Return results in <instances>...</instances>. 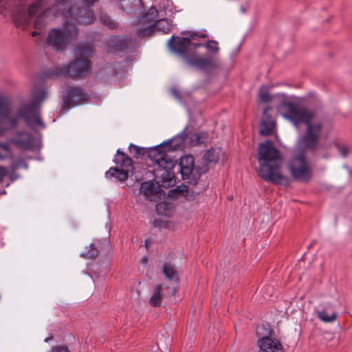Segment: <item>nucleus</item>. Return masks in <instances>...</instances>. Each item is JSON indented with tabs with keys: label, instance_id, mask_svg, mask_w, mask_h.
I'll use <instances>...</instances> for the list:
<instances>
[{
	"label": "nucleus",
	"instance_id": "nucleus-50",
	"mask_svg": "<svg viewBox=\"0 0 352 352\" xmlns=\"http://www.w3.org/2000/svg\"><path fill=\"white\" fill-rule=\"evenodd\" d=\"M10 122L12 126H16L17 123V119L16 118H12L10 119Z\"/></svg>",
	"mask_w": 352,
	"mask_h": 352
},
{
	"label": "nucleus",
	"instance_id": "nucleus-17",
	"mask_svg": "<svg viewBox=\"0 0 352 352\" xmlns=\"http://www.w3.org/2000/svg\"><path fill=\"white\" fill-rule=\"evenodd\" d=\"M161 189L160 185L155 181L144 182L141 184L140 192L146 199L156 201Z\"/></svg>",
	"mask_w": 352,
	"mask_h": 352
},
{
	"label": "nucleus",
	"instance_id": "nucleus-47",
	"mask_svg": "<svg viewBox=\"0 0 352 352\" xmlns=\"http://www.w3.org/2000/svg\"><path fill=\"white\" fill-rule=\"evenodd\" d=\"M8 173L7 169L0 166V182L3 179Z\"/></svg>",
	"mask_w": 352,
	"mask_h": 352
},
{
	"label": "nucleus",
	"instance_id": "nucleus-34",
	"mask_svg": "<svg viewBox=\"0 0 352 352\" xmlns=\"http://www.w3.org/2000/svg\"><path fill=\"white\" fill-rule=\"evenodd\" d=\"M11 113L10 106L8 102L0 98V116L8 118Z\"/></svg>",
	"mask_w": 352,
	"mask_h": 352
},
{
	"label": "nucleus",
	"instance_id": "nucleus-13",
	"mask_svg": "<svg viewBox=\"0 0 352 352\" xmlns=\"http://www.w3.org/2000/svg\"><path fill=\"white\" fill-rule=\"evenodd\" d=\"M40 107L32 102L23 103L19 107L17 114L23 118L25 123L30 126L38 125L42 129L45 127V123L43 122L40 116Z\"/></svg>",
	"mask_w": 352,
	"mask_h": 352
},
{
	"label": "nucleus",
	"instance_id": "nucleus-11",
	"mask_svg": "<svg viewBox=\"0 0 352 352\" xmlns=\"http://www.w3.org/2000/svg\"><path fill=\"white\" fill-rule=\"evenodd\" d=\"M289 169L292 177L297 182L307 183L312 177L311 166L304 151L293 156L289 162Z\"/></svg>",
	"mask_w": 352,
	"mask_h": 352
},
{
	"label": "nucleus",
	"instance_id": "nucleus-6",
	"mask_svg": "<svg viewBox=\"0 0 352 352\" xmlns=\"http://www.w3.org/2000/svg\"><path fill=\"white\" fill-rule=\"evenodd\" d=\"M45 0H36L27 8L21 0H0V14L10 10L15 27L25 30L30 25L32 16L44 8Z\"/></svg>",
	"mask_w": 352,
	"mask_h": 352
},
{
	"label": "nucleus",
	"instance_id": "nucleus-36",
	"mask_svg": "<svg viewBox=\"0 0 352 352\" xmlns=\"http://www.w3.org/2000/svg\"><path fill=\"white\" fill-rule=\"evenodd\" d=\"M81 255L86 258H95L98 256V250L94 244H90Z\"/></svg>",
	"mask_w": 352,
	"mask_h": 352
},
{
	"label": "nucleus",
	"instance_id": "nucleus-37",
	"mask_svg": "<svg viewBox=\"0 0 352 352\" xmlns=\"http://www.w3.org/2000/svg\"><path fill=\"white\" fill-rule=\"evenodd\" d=\"M170 205L165 202H160L156 204V212L160 215H167L169 211Z\"/></svg>",
	"mask_w": 352,
	"mask_h": 352
},
{
	"label": "nucleus",
	"instance_id": "nucleus-52",
	"mask_svg": "<svg viewBox=\"0 0 352 352\" xmlns=\"http://www.w3.org/2000/svg\"><path fill=\"white\" fill-rule=\"evenodd\" d=\"M147 260H148L147 257H146V256H144V257H143V258L141 259V261H141V263H146L147 262Z\"/></svg>",
	"mask_w": 352,
	"mask_h": 352
},
{
	"label": "nucleus",
	"instance_id": "nucleus-44",
	"mask_svg": "<svg viewBox=\"0 0 352 352\" xmlns=\"http://www.w3.org/2000/svg\"><path fill=\"white\" fill-rule=\"evenodd\" d=\"M336 147H337L340 154L342 157H346L347 155V153H348L347 148L344 145L336 144Z\"/></svg>",
	"mask_w": 352,
	"mask_h": 352
},
{
	"label": "nucleus",
	"instance_id": "nucleus-42",
	"mask_svg": "<svg viewBox=\"0 0 352 352\" xmlns=\"http://www.w3.org/2000/svg\"><path fill=\"white\" fill-rule=\"evenodd\" d=\"M153 227L155 228H159L161 231L164 229H168L169 228V223L170 221H153Z\"/></svg>",
	"mask_w": 352,
	"mask_h": 352
},
{
	"label": "nucleus",
	"instance_id": "nucleus-26",
	"mask_svg": "<svg viewBox=\"0 0 352 352\" xmlns=\"http://www.w3.org/2000/svg\"><path fill=\"white\" fill-rule=\"evenodd\" d=\"M115 51H124L125 50H127L130 48L132 45V41L129 38H117L111 41V45Z\"/></svg>",
	"mask_w": 352,
	"mask_h": 352
},
{
	"label": "nucleus",
	"instance_id": "nucleus-20",
	"mask_svg": "<svg viewBox=\"0 0 352 352\" xmlns=\"http://www.w3.org/2000/svg\"><path fill=\"white\" fill-rule=\"evenodd\" d=\"M118 6L127 14H137L141 10L142 2L141 0H119Z\"/></svg>",
	"mask_w": 352,
	"mask_h": 352
},
{
	"label": "nucleus",
	"instance_id": "nucleus-31",
	"mask_svg": "<svg viewBox=\"0 0 352 352\" xmlns=\"http://www.w3.org/2000/svg\"><path fill=\"white\" fill-rule=\"evenodd\" d=\"M50 11V9H45L43 12L40 13L37 16L34 23V28L41 30L46 25V16Z\"/></svg>",
	"mask_w": 352,
	"mask_h": 352
},
{
	"label": "nucleus",
	"instance_id": "nucleus-28",
	"mask_svg": "<svg viewBox=\"0 0 352 352\" xmlns=\"http://www.w3.org/2000/svg\"><path fill=\"white\" fill-rule=\"evenodd\" d=\"M162 285H160L156 286L153 292L152 296L150 298V305L153 307H159L161 305L162 299Z\"/></svg>",
	"mask_w": 352,
	"mask_h": 352
},
{
	"label": "nucleus",
	"instance_id": "nucleus-7",
	"mask_svg": "<svg viewBox=\"0 0 352 352\" xmlns=\"http://www.w3.org/2000/svg\"><path fill=\"white\" fill-rule=\"evenodd\" d=\"M169 153L163 143L146 151L148 157L155 166L153 172L155 177L161 178L162 182L167 186L175 182V172L173 170L177 164V160H174Z\"/></svg>",
	"mask_w": 352,
	"mask_h": 352
},
{
	"label": "nucleus",
	"instance_id": "nucleus-9",
	"mask_svg": "<svg viewBox=\"0 0 352 352\" xmlns=\"http://www.w3.org/2000/svg\"><path fill=\"white\" fill-rule=\"evenodd\" d=\"M179 170L182 179L189 185L195 186L198 184L201 176L208 172V168L200 164H195V157L192 155H185L179 158Z\"/></svg>",
	"mask_w": 352,
	"mask_h": 352
},
{
	"label": "nucleus",
	"instance_id": "nucleus-45",
	"mask_svg": "<svg viewBox=\"0 0 352 352\" xmlns=\"http://www.w3.org/2000/svg\"><path fill=\"white\" fill-rule=\"evenodd\" d=\"M188 36L190 38V40L192 41L195 36L197 37H199V38H205V37H207V35L206 34H197V33H195V32H188Z\"/></svg>",
	"mask_w": 352,
	"mask_h": 352
},
{
	"label": "nucleus",
	"instance_id": "nucleus-10",
	"mask_svg": "<svg viewBox=\"0 0 352 352\" xmlns=\"http://www.w3.org/2000/svg\"><path fill=\"white\" fill-rule=\"evenodd\" d=\"M72 23L65 22L63 29L54 28L51 30L47 36V44L57 51H62L78 35V30Z\"/></svg>",
	"mask_w": 352,
	"mask_h": 352
},
{
	"label": "nucleus",
	"instance_id": "nucleus-41",
	"mask_svg": "<svg viewBox=\"0 0 352 352\" xmlns=\"http://www.w3.org/2000/svg\"><path fill=\"white\" fill-rule=\"evenodd\" d=\"M260 100L263 102H267L271 100V96L266 90L261 89L258 93Z\"/></svg>",
	"mask_w": 352,
	"mask_h": 352
},
{
	"label": "nucleus",
	"instance_id": "nucleus-8",
	"mask_svg": "<svg viewBox=\"0 0 352 352\" xmlns=\"http://www.w3.org/2000/svg\"><path fill=\"white\" fill-rule=\"evenodd\" d=\"M157 9L152 6L143 16L138 18V23L144 26L138 30L137 34L140 38L150 36L155 29L164 34L169 32L172 25L171 21L168 19H157Z\"/></svg>",
	"mask_w": 352,
	"mask_h": 352
},
{
	"label": "nucleus",
	"instance_id": "nucleus-49",
	"mask_svg": "<svg viewBox=\"0 0 352 352\" xmlns=\"http://www.w3.org/2000/svg\"><path fill=\"white\" fill-rule=\"evenodd\" d=\"M172 94L175 96L177 98H180V93L176 88H173L171 89Z\"/></svg>",
	"mask_w": 352,
	"mask_h": 352
},
{
	"label": "nucleus",
	"instance_id": "nucleus-40",
	"mask_svg": "<svg viewBox=\"0 0 352 352\" xmlns=\"http://www.w3.org/2000/svg\"><path fill=\"white\" fill-rule=\"evenodd\" d=\"M100 21L104 25L109 26L111 29H114L117 26V24L107 16L101 17Z\"/></svg>",
	"mask_w": 352,
	"mask_h": 352
},
{
	"label": "nucleus",
	"instance_id": "nucleus-27",
	"mask_svg": "<svg viewBox=\"0 0 352 352\" xmlns=\"http://www.w3.org/2000/svg\"><path fill=\"white\" fill-rule=\"evenodd\" d=\"M208 133L206 131L193 133L190 137V145L195 146L199 144H206L208 142Z\"/></svg>",
	"mask_w": 352,
	"mask_h": 352
},
{
	"label": "nucleus",
	"instance_id": "nucleus-25",
	"mask_svg": "<svg viewBox=\"0 0 352 352\" xmlns=\"http://www.w3.org/2000/svg\"><path fill=\"white\" fill-rule=\"evenodd\" d=\"M162 274L165 278L169 281L177 283L179 274L175 266L170 263L166 262L162 267Z\"/></svg>",
	"mask_w": 352,
	"mask_h": 352
},
{
	"label": "nucleus",
	"instance_id": "nucleus-54",
	"mask_svg": "<svg viewBox=\"0 0 352 352\" xmlns=\"http://www.w3.org/2000/svg\"><path fill=\"white\" fill-rule=\"evenodd\" d=\"M52 339V337H48V338L45 339V342H48L49 340H50Z\"/></svg>",
	"mask_w": 352,
	"mask_h": 352
},
{
	"label": "nucleus",
	"instance_id": "nucleus-16",
	"mask_svg": "<svg viewBox=\"0 0 352 352\" xmlns=\"http://www.w3.org/2000/svg\"><path fill=\"white\" fill-rule=\"evenodd\" d=\"M201 192V190H194L192 188H190L186 185L177 186L174 190H171L168 195L170 197L178 199L184 197L187 201H194L197 199Z\"/></svg>",
	"mask_w": 352,
	"mask_h": 352
},
{
	"label": "nucleus",
	"instance_id": "nucleus-12",
	"mask_svg": "<svg viewBox=\"0 0 352 352\" xmlns=\"http://www.w3.org/2000/svg\"><path fill=\"white\" fill-rule=\"evenodd\" d=\"M90 67L89 63L86 59H80L76 57L68 65L58 67L56 74L70 78L73 80L83 79L87 74Z\"/></svg>",
	"mask_w": 352,
	"mask_h": 352
},
{
	"label": "nucleus",
	"instance_id": "nucleus-18",
	"mask_svg": "<svg viewBox=\"0 0 352 352\" xmlns=\"http://www.w3.org/2000/svg\"><path fill=\"white\" fill-rule=\"evenodd\" d=\"M259 351L258 352H278L282 346L278 340L269 337H264L258 342Z\"/></svg>",
	"mask_w": 352,
	"mask_h": 352
},
{
	"label": "nucleus",
	"instance_id": "nucleus-39",
	"mask_svg": "<svg viewBox=\"0 0 352 352\" xmlns=\"http://www.w3.org/2000/svg\"><path fill=\"white\" fill-rule=\"evenodd\" d=\"M272 111V108L271 107H266L263 110V118H262V122H269V123H273L276 124L275 120L272 118L271 114L269 113L270 111Z\"/></svg>",
	"mask_w": 352,
	"mask_h": 352
},
{
	"label": "nucleus",
	"instance_id": "nucleus-23",
	"mask_svg": "<svg viewBox=\"0 0 352 352\" xmlns=\"http://www.w3.org/2000/svg\"><path fill=\"white\" fill-rule=\"evenodd\" d=\"M315 314L318 318L322 322L331 323L336 320L337 314L331 307H327L322 309H317Z\"/></svg>",
	"mask_w": 352,
	"mask_h": 352
},
{
	"label": "nucleus",
	"instance_id": "nucleus-5",
	"mask_svg": "<svg viewBox=\"0 0 352 352\" xmlns=\"http://www.w3.org/2000/svg\"><path fill=\"white\" fill-rule=\"evenodd\" d=\"M99 0H54L56 12L65 16L67 23L80 25L94 23L96 20L92 7Z\"/></svg>",
	"mask_w": 352,
	"mask_h": 352
},
{
	"label": "nucleus",
	"instance_id": "nucleus-53",
	"mask_svg": "<svg viewBox=\"0 0 352 352\" xmlns=\"http://www.w3.org/2000/svg\"><path fill=\"white\" fill-rule=\"evenodd\" d=\"M31 34H32V36L34 37L37 34H38V32L37 31H33Z\"/></svg>",
	"mask_w": 352,
	"mask_h": 352
},
{
	"label": "nucleus",
	"instance_id": "nucleus-29",
	"mask_svg": "<svg viewBox=\"0 0 352 352\" xmlns=\"http://www.w3.org/2000/svg\"><path fill=\"white\" fill-rule=\"evenodd\" d=\"M93 53V49L90 45H79L76 50V54H79L76 57H80V59H86L89 64H91V61L89 59V56Z\"/></svg>",
	"mask_w": 352,
	"mask_h": 352
},
{
	"label": "nucleus",
	"instance_id": "nucleus-4",
	"mask_svg": "<svg viewBox=\"0 0 352 352\" xmlns=\"http://www.w3.org/2000/svg\"><path fill=\"white\" fill-rule=\"evenodd\" d=\"M192 41L190 37L172 36L168 41L170 50L179 56L190 67L209 73L221 67L219 60L209 54L201 56L191 50Z\"/></svg>",
	"mask_w": 352,
	"mask_h": 352
},
{
	"label": "nucleus",
	"instance_id": "nucleus-48",
	"mask_svg": "<svg viewBox=\"0 0 352 352\" xmlns=\"http://www.w3.org/2000/svg\"><path fill=\"white\" fill-rule=\"evenodd\" d=\"M200 47H204V44L201 43H194L192 41L191 50H195V52L197 53L196 50Z\"/></svg>",
	"mask_w": 352,
	"mask_h": 352
},
{
	"label": "nucleus",
	"instance_id": "nucleus-38",
	"mask_svg": "<svg viewBox=\"0 0 352 352\" xmlns=\"http://www.w3.org/2000/svg\"><path fill=\"white\" fill-rule=\"evenodd\" d=\"M204 47H206L208 52H212L214 54H217L219 52V43L214 40L208 41V42L204 44Z\"/></svg>",
	"mask_w": 352,
	"mask_h": 352
},
{
	"label": "nucleus",
	"instance_id": "nucleus-35",
	"mask_svg": "<svg viewBox=\"0 0 352 352\" xmlns=\"http://www.w3.org/2000/svg\"><path fill=\"white\" fill-rule=\"evenodd\" d=\"M12 157V151L7 143H0V160Z\"/></svg>",
	"mask_w": 352,
	"mask_h": 352
},
{
	"label": "nucleus",
	"instance_id": "nucleus-30",
	"mask_svg": "<svg viewBox=\"0 0 352 352\" xmlns=\"http://www.w3.org/2000/svg\"><path fill=\"white\" fill-rule=\"evenodd\" d=\"M47 97V93L45 90L43 89H38L36 90L33 92L32 96V103L34 104L35 105L41 108V104L43 102V100Z\"/></svg>",
	"mask_w": 352,
	"mask_h": 352
},
{
	"label": "nucleus",
	"instance_id": "nucleus-22",
	"mask_svg": "<svg viewBox=\"0 0 352 352\" xmlns=\"http://www.w3.org/2000/svg\"><path fill=\"white\" fill-rule=\"evenodd\" d=\"M130 170L128 168H121L118 166L110 168L106 173L105 176L107 179L116 177L117 180L124 182L127 180Z\"/></svg>",
	"mask_w": 352,
	"mask_h": 352
},
{
	"label": "nucleus",
	"instance_id": "nucleus-33",
	"mask_svg": "<svg viewBox=\"0 0 352 352\" xmlns=\"http://www.w3.org/2000/svg\"><path fill=\"white\" fill-rule=\"evenodd\" d=\"M129 152L133 155V157H135L136 158L143 157L146 153V151L144 148L138 146L133 144H129Z\"/></svg>",
	"mask_w": 352,
	"mask_h": 352
},
{
	"label": "nucleus",
	"instance_id": "nucleus-51",
	"mask_svg": "<svg viewBox=\"0 0 352 352\" xmlns=\"http://www.w3.org/2000/svg\"><path fill=\"white\" fill-rule=\"evenodd\" d=\"M151 242L148 239H146L145 241V247L148 248L150 246Z\"/></svg>",
	"mask_w": 352,
	"mask_h": 352
},
{
	"label": "nucleus",
	"instance_id": "nucleus-1",
	"mask_svg": "<svg viewBox=\"0 0 352 352\" xmlns=\"http://www.w3.org/2000/svg\"><path fill=\"white\" fill-rule=\"evenodd\" d=\"M280 114L298 126L305 124L307 126L305 134L301 138L300 143L304 149L315 151L322 129L321 122L311 123L315 113L299 103L288 100H283L277 107Z\"/></svg>",
	"mask_w": 352,
	"mask_h": 352
},
{
	"label": "nucleus",
	"instance_id": "nucleus-15",
	"mask_svg": "<svg viewBox=\"0 0 352 352\" xmlns=\"http://www.w3.org/2000/svg\"><path fill=\"white\" fill-rule=\"evenodd\" d=\"M10 141L18 148L23 151H34L36 147L32 135L23 131L18 132Z\"/></svg>",
	"mask_w": 352,
	"mask_h": 352
},
{
	"label": "nucleus",
	"instance_id": "nucleus-2",
	"mask_svg": "<svg viewBox=\"0 0 352 352\" xmlns=\"http://www.w3.org/2000/svg\"><path fill=\"white\" fill-rule=\"evenodd\" d=\"M280 114L298 126L305 124L307 126L305 134L301 138L300 143L304 149L315 151L322 129L321 122L311 123L315 113L299 103L288 100H283L277 107Z\"/></svg>",
	"mask_w": 352,
	"mask_h": 352
},
{
	"label": "nucleus",
	"instance_id": "nucleus-14",
	"mask_svg": "<svg viewBox=\"0 0 352 352\" xmlns=\"http://www.w3.org/2000/svg\"><path fill=\"white\" fill-rule=\"evenodd\" d=\"M87 93L78 87H71L63 95V102L60 110V114L65 113L67 110L77 104L87 100Z\"/></svg>",
	"mask_w": 352,
	"mask_h": 352
},
{
	"label": "nucleus",
	"instance_id": "nucleus-24",
	"mask_svg": "<svg viewBox=\"0 0 352 352\" xmlns=\"http://www.w3.org/2000/svg\"><path fill=\"white\" fill-rule=\"evenodd\" d=\"M219 153L216 149L210 148L207 150L201 158V163L200 166H206L208 170L210 168V164H217L219 162Z\"/></svg>",
	"mask_w": 352,
	"mask_h": 352
},
{
	"label": "nucleus",
	"instance_id": "nucleus-21",
	"mask_svg": "<svg viewBox=\"0 0 352 352\" xmlns=\"http://www.w3.org/2000/svg\"><path fill=\"white\" fill-rule=\"evenodd\" d=\"M113 162L121 168H128L129 170L133 169V164L132 159L122 151L120 148L117 150L116 154L114 156Z\"/></svg>",
	"mask_w": 352,
	"mask_h": 352
},
{
	"label": "nucleus",
	"instance_id": "nucleus-19",
	"mask_svg": "<svg viewBox=\"0 0 352 352\" xmlns=\"http://www.w3.org/2000/svg\"><path fill=\"white\" fill-rule=\"evenodd\" d=\"M188 134V126H186L180 133L177 134L172 139L163 142V144H165V147L168 149L169 152L177 150L183 144Z\"/></svg>",
	"mask_w": 352,
	"mask_h": 352
},
{
	"label": "nucleus",
	"instance_id": "nucleus-43",
	"mask_svg": "<svg viewBox=\"0 0 352 352\" xmlns=\"http://www.w3.org/2000/svg\"><path fill=\"white\" fill-rule=\"evenodd\" d=\"M28 164L23 160H16L12 164V168L13 170L19 169L22 167L28 168Z\"/></svg>",
	"mask_w": 352,
	"mask_h": 352
},
{
	"label": "nucleus",
	"instance_id": "nucleus-32",
	"mask_svg": "<svg viewBox=\"0 0 352 352\" xmlns=\"http://www.w3.org/2000/svg\"><path fill=\"white\" fill-rule=\"evenodd\" d=\"M274 124L267 123L265 122H261L260 125V133L263 136H270L272 134L274 129L275 127Z\"/></svg>",
	"mask_w": 352,
	"mask_h": 352
},
{
	"label": "nucleus",
	"instance_id": "nucleus-46",
	"mask_svg": "<svg viewBox=\"0 0 352 352\" xmlns=\"http://www.w3.org/2000/svg\"><path fill=\"white\" fill-rule=\"evenodd\" d=\"M52 352H69V351L65 346H57L53 349Z\"/></svg>",
	"mask_w": 352,
	"mask_h": 352
},
{
	"label": "nucleus",
	"instance_id": "nucleus-3",
	"mask_svg": "<svg viewBox=\"0 0 352 352\" xmlns=\"http://www.w3.org/2000/svg\"><path fill=\"white\" fill-rule=\"evenodd\" d=\"M257 159L259 164L258 175L264 181L276 185L288 182L287 177L280 172L283 161L272 141L266 140L259 144Z\"/></svg>",
	"mask_w": 352,
	"mask_h": 352
}]
</instances>
